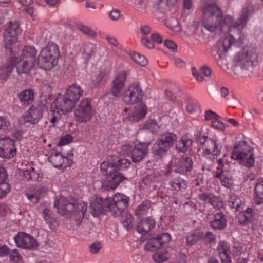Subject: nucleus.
Masks as SVG:
<instances>
[{
  "label": "nucleus",
  "instance_id": "1",
  "mask_svg": "<svg viewBox=\"0 0 263 263\" xmlns=\"http://www.w3.org/2000/svg\"><path fill=\"white\" fill-rule=\"evenodd\" d=\"M130 164V162L126 159H118L117 163L103 162L100 165L101 172L106 177V179L102 182V188L106 191L114 190L120 182L127 180L122 171L128 168Z\"/></svg>",
  "mask_w": 263,
  "mask_h": 263
},
{
  "label": "nucleus",
  "instance_id": "2",
  "mask_svg": "<svg viewBox=\"0 0 263 263\" xmlns=\"http://www.w3.org/2000/svg\"><path fill=\"white\" fill-rule=\"evenodd\" d=\"M231 22V16L223 17V14L219 7L215 4L206 6L203 9L202 25L210 32H214L218 27L223 31L226 24Z\"/></svg>",
  "mask_w": 263,
  "mask_h": 263
},
{
  "label": "nucleus",
  "instance_id": "3",
  "mask_svg": "<svg viewBox=\"0 0 263 263\" xmlns=\"http://www.w3.org/2000/svg\"><path fill=\"white\" fill-rule=\"evenodd\" d=\"M59 201L55 200L54 206L57 208L58 212L74 220L76 224L79 226L82 222L87 210V205L84 203H78L76 202H67L59 205Z\"/></svg>",
  "mask_w": 263,
  "mask_h": 263
},
{
  "label": "nucleus",
  "instance_id": "4",
  "mask_svg": "<svg viewBox=\"0 0 263 263\" xmlns=\"http://www.w3.org/2000/svg\"><path fill=\"white\" fill-rule=\"evenodd\" d=\"M60 55L58 46L53 43L42 49L38 57L37 65L45 70H50L57 64Z\"/></svg>",
  "mask_w": 263,
  "mask_h": 263
},
{
  "label": "nucleus",
  "instance_id": "5",
  "mask_svg": "<svg viewBox=\"0 0 263 263\" xmlns=\"http://www.w3.org/2000/svg\"><path fill=\"white\" fill-rule=\"evenodd\" d=\"M47 110V107L42 101L33 104L29 109L20 119L22 123H29L36 124L42 118L43 113Z\"/></svg>",
  "mask_w": 263,
  "mask_h": 263
},
{
  "label": "nucleus",
  "instance_id": "6",
  "mask_svg": "<svg viewBox=\"0 0 263 263\" xmlns=\"http://www.w3.org/2000/svg\"><path fill=\"white\" fill-rule=\"evenodd\" d=\"M109 199V211L114 217H120L128 205L129 197L124 194H116L110 200Z\"/></svg>",
  "mask_w": 263,
  "mask_h": 263
},
{
  "label": "nucleus",
  "instance_id": "7",
  "mask_svg": "<svg viewBox=\"0 0 263 263\" xmlns=\"http://www.w3.org/2000/svg\"><path fill=\"white\" fill-rule=\"evenodd\" d=\"M91 99H83L74 110V119L77 122L86 123L90 121L92 117Z\"/></svg>",
  "mask_w": 263,
  "mask_h": 263
},
{
  "label": "nucleus",
  "instance_id": "8",
  "mask_svg": "<svg viewBox=\"0 0 263 263\" xmlns=\"http://www.w3.org/2000/svg\"><path fill=\"white\" fill-rule=\"evenodd\" d=\"M21 29L20 28L18 22L16 21H11L9 26L4 32V42L6 49L11 52V48L17 41V36L21 34Z\"/></svg>",
  "mask_w": 263,
  "mask_h": 263
},
{
  "label": "nucleus",
  "instance_id": "9",
  "mask_svg": "<svg viewBox=\"0 0 263 263\" xmlns=\"http://www.w3.org/2000/svg\"><path fill=\"white\" fill-rule=\"evenodd\" d=\"M241 143L242 142H240L239 144L234 145L231 158L238 161L241 165L247 167H251L254 163V159L253 157V155L250 151L248 153L243 152L241 148ZM242 143L246 144L247 142L244 141L242 142Z\"/></svg>",
  "mask_w": 263,
  "mask_h": 263
},
{
  "label": "nucleus",
  "instance_id": "10",
  "mask_svg": "<svg viewBox=\"0 0 263 263\" xmlns=\"http://www.w3.org/2000/svg\"><path fill=\"white\" fill-rule=\"evenodd\" d=\"M252 53L245 49L238 53L234 59V71H238L239 68L246 70H251L253 67V63L251 60Z\"/></svg>",
  "mask_w": 263,
  "mask_h": 263
},
{
  "label": "nucleus",
  "instance_id": "11",
  "mask_svg": "<svg viewBox=\"0 0 263 263\" xmlns=\"http://www.w3.org/2000/svg\"><path fill=\"white\" fill-rule=\"evenodd\" d=\"M122 96L123 102L127 104L140 103L143 97L142 90L139 83H135L124 91Z\"/></svg>",
  "mask_w": 263,
  "mask_h": 263
},
{
  "label": "nucleus",
  "instance_id": "12",
  "mask_svg": "<svg viewBox=\"0 0 263 263\" xmlns=\"http://www.w3.org/2000/svg\"><path fill=\"white\" fill-rule=\"evenodd\" d=\"M89 210L92 215L96 217L103 212L109 210L108 198L97 197L93 201L90 203Z\"/></svg>",
  "mask_w": 263,
  "mask_h": 263
},
{
  "label": "nucleus",
  "instance_id": "13",
  "mask_svg": "<svg viewBox=\"0 0 263 263\" xmlns=\"http://www.w3.org/2000/svg\"><path fill=\"white\" fill-rule=\"evenodd\" d=\"M127 74L125 71L119 73L112 81L110 85V93L116 98L122 96V91L125 85Z\"/></svg>",
  "mask_w": 263,
  "mask_h": 263
},
{
  "label": "nucleus",
  "instance_id": "14",
  "mask_svg": "<svg viewBox=\"0 0 263 263\" xmlns=\"http://www.w3.org/2000/svg\"><path fill=\"white\" fill-rule=\"evenodd\" d=\"M171 239V235L168 233L159 234L156 237H152L148 239L145 246V248L147 250L154 251L161 248L163 244L170 242Z\"/></svg>",
  "mask_w": 263,
  "mask_h": 263
},
{
  "label": "nucleus",
  "instance_id": "15",
  "mask_svg": "<svg viewBox=\"0 0 263 263\" xmlns=\"http://www.w3.org/2000/svg\"><path fill=\"white\" fill-rule=\"evenodd\" d=\"M149 143H138L134 147H130L129 150L134 163L141 161L148 153Z\"/></svg>",
  "mask_w": 263,
  "mask_h": 263
},
{
  "label": "nucleus",
  "instance_id": "16",
  "mask_svg": "<svg viewBox=\"0 0 263 263\" xmlns=\"http://www.w3.org/2000/svg\"><path fill=\"white\" fill-rule=\"evenodd\" d=\"M14 240L17 246L22 248L33 249L37 245L32 237L24 232H19Z\"/></svg>",
  "mask_w": 263,
  "mask_h": 263
},
{
  "label": "nucleus",
  "instance_id": "17",
  "mask_svg": "<svg viewBox=\"0 0 263 263\" xmlns=\"http://www.w3.org/2000/svg\"><path fill=\"white\" fill-rule=\"evenodd\" d=\"M53 104L57 109L63 112L70 111L75 106V103L64 95H59Z\"/></svg>",
  "mask_w": 263,
  "mask_h": 263
},
{
  "label": "nucleus",
  "instance_id": "18",
  "mask_svg": "<svg viewBox=\"0 0 263 263\" xmlns=\"http://www.w3.org/2000/svg\"><path fill=\"white\" fill-rule=\"evenodd\" d=\"M193 166V161L191 158L188 157H182L180 158L176 166L175 173H178L183 174L190 171Z\"/></svg>",
  "mask_w": 263,
  "mask_h": 263
},
{
  "label": "nucleus",
  "instance_id": "19",
  "mask_svg": "<svg viewBox=\"0 0 263 263\" xmlns=\"http://www.w3.org/2000/svg\"><path fill=\"white\" fill-rule=\"evenodd\" d=\"M155 225V219L152 217L142 219L137 224V230L138 233L146 234L153 228Z\"/></svg>",
  "mask_w": 263,
  "mask_h": 263
},
{
  "label": "nucleus",
  "instance_id": "20",
  "mask_svg": "<svg viewBox=\"0 0 263 263\" xmlns=\"http://www.w3.org/2000/svg\"><path fill=\"white\" fill-rule=\"evenodd\" d=\"M83 92V91L80 87L76 84L70 86L64 95L76 103L82 95Z\"/></svg>",
  "mask_w": 263,
  "mask_h": 263
},
{
  "label": "nucleus",
  "instance_id": "21",
  "mask_svg": "<svg viewBox=\"0 0 263 263\" xmlns=\"http://www.w3.org/2000/svg\"><path fill=\"white\" fill-rule=\"evenodd\" d=\"M173 177L170 181L172 187L176 191L183 192L185 190L187 186L185 180L176 173L173 175Z\"/></svg>",
  "mask_w": 263,
  "mask_h": 263
},
{
  "label": "nucleus",
  "instance_id": "22",
  "mask_svg": "<svg viewBox=\"0 0 263 263\" xmlns=\"http://www.w3.org/2000/svg\"><path fill=\"white\" fill-rule=\"evenodd\" d=\"M132 111V120L138 121L145 117L147 112V108L145 105L140 102L133 108Z\"/></svg>",
  "mask_w": 263,
  "mask_h": 263
},
{
  "label": "nucleus",
  "instance_id": "23",
  "mask_svg": "<svg viewBox=\"0 0 263 263\" xmlns=\"http://www.w3.org/2000/svg\"><path fill=\"white\" fill-rule=\"evenodd\" d=\"M36 54L37 51L34 47H25L22 51V61H25V63H35Z\"/></svg>",
  "mask_w": 263,
  "mask_h": 263
},
{
  "label": "nucleus",
  "instance_id": "24",
  "mask_svg": "<svg viewBox=\"0 0 263 263\" xmlns=\"http://www.w3.org/2000/svg\"><path fill=\"white\" fill-rule=\"evenodd\" d=\"M20 101L25 105L31 104L34 98V91L31 89L24 90L18 95Z\"/></svg>",
  "mask_w": 263,
  "mask_h": 263
},
{
  "label": "nucleus",
  "instance_id": "25",
  "mask_svg": "<svg viewBox=\"0 0 263 263\" xmlns=\"http://www.w3.org/2000/svg\"><path fill=\"white\" fill-rule=\"evenodd\" d=\"M254 202L257 204L263 203V180L258 179L255 186Z\"/></svg>",
  "mask_w": 263,
  "mask_h": 263
},
{
  "label": "nucleus",
  "instance_id": "26",
  "mask_svg": "<svg viewBox=\"0 0 263 263\" xmlns=\"http://www.w3.org/2000/svg\"><path fill=\"white\" fill-rule=\"evenodd\" d=\"M234 37L232 35L228 36L223 40L222 45L219 48L217 51L220 59L223 58V55L234 43Z\"/></svg>",
  "mask_w": 263,
  "mask_h": 263
},
{
  "label": "nucleus",
  "instance_id": "27",
  "mask_svg": "<svg viewBox=\"0 0 263 263\" xmlns=\"http://www.w3.org/2000/svg\"><path fill=\"white\" fill-rule=\"evenodd\" d=\"M15 62H8L0 67V79L6 80L11 73Z\"/></svg>",
  "mask_w": 263,
  "mask_h": 263
},
{
  "label": "nucleus",
  "instance_id": "28",
  "mask_svg": "<svg viewBox=\"0 0 263 263\" xmlns=\"http://www.w3.org/2000/svg\"><path fill=\"white\" fill-rule=\"evenodd\" d=\"M42 214L47 224H48L50 229L53 231H55L58 223L55 219L52 216L50 210L48 209H45L43 211Z\"/></svg>",
  "mask_w": 263,
  "mask_h": 263
},
{
  "label": "nucleus",
  "instance_id": "29",
  "mask_svg": "<svg viewBox=\"0 0 263 263\" xmlns=\"http://www.w3.org/2000/svg\"><path fill=\"white\" fill-rule=\"evenodd\" d=\"M176 140L177 137L176 135L173 133L163 134L159 139V140L168 149L173 146V143Z\"/></svg>",
  "mask_w": 263,
  "mask_h": 263
},
{
  "label": "nucleus",
  "instance_id": "30",
  "mask_svg": "<svg viewBox=\"0 0 263 263\" xmlns=\"http://www.w3.org/2000/svg\"><path fill=\"white\" fill-rule=\"evenodd\" d=\"M204 233L200 230H195L192 234L186 237V245L192 246L197 242L199 240L203 238Z\"/></svg>",
  "mask_w": 263,
  "mask_h": 263
},
{
  "label": "nucleus",
  "instance_id": "31",
  "mask_svg": "<svg viewBox=\"0 0 263 263\" xmlns=\"http://www.w3.org/2000/svg\"><path fill=\"white\" fill-rule=\"evenodd\" d=\"M193 144V141L188 139L186 137H182V138L177 142L176 147L179 152H185L187 148L190 147Z\"/></svg>",
  "mask_w": 263,
  "mask_h": 263
},
{
  "label": "nucleus",
  "instance_id": "32",
  "mask_svg": "<svg viewBox=\"0 0 263 263\" xmlns=\"http://www.w3.org/2000/svg\"><path fill=\"white\" fill-rule=\"evenodd\" d=\"M168 150V148L159 140L153 145V153L155 155L158 156L159 157H162V156L166 154Z\"/></svg>",
  "mask_w": 263,
  "mask_h": 263
},
{
  "label": "nucleus",
  "instance_id": "33",
  "mask_svg": "<svg viewBox=\"0 0 263 263\" xmlns=\"http://www.w3.org/2000/svg\"><path fill=\"white\" fill-rule=\"evenodd\" d=\"M219 250V255L221 260L230 258L231 253L230 248L227 246V243L224 241H220L218 247Z\"/></svg>",
  "mask_w": 263,
  "mask_h": 263
},
{
  "label": "nucleus",
  "instance_id": "34",
  "mask_svg": "<svg viewBox=\"0 0 263 263\" xmlns=\"http://www.w3.org/2000/svg\"><path fill=\"white\" fill-rule=\"evenodd\" d=\"M65 158L58 152H55L49 157V161L55 167L59 168L62 166Z\"/></svg>",
  "mask_w": 263,
  "mask_h": 263
},
{
  "label": "nucleus",
  "instance_id": "35",
  "mask_svg": "<svg viewBox=\"0 0 263 263\" xmlns=\"http://www.w3.org/2000/svg\"><path fill=\"white\" fill-rule=\"evenodd\" d=\"M121 216L122 219L121 220L123 226L127 230L131 229L133 227V218L132 215L127 213L126 211L123 212Z\"/></svg>",
  "mask_w": 263,
  "mask_h": 263
},
{
  "label": "nucleus",
  "instance_id": "36",
  "mask_svg": "<svg viewBox=\"0 0 263 263\" xmlns=\"http://www.w3.org/2000/svg\"><path fill=\"white\" fill-rule=\"evenodd\" d=\"M169 258V253L167 250L158 251L153 255L154 260L157 263H162L166 261Z\"/></svg>",
  "mask_w": 263,
  "mask_h": 263
},
{
  "label": "nucleus",
  "instance_id": "37",
  "mask_svg": "<svg viewBox=\"0 0 263 263\" xmlns=\"http://www.w3.org/2000/svg\"><path fill=\"white\" fill-rule=\"evenodd\" d=\"M165 24L174 32L179 33L181 32V27L176 18L172 17L167 19Z\"/></svg>",
  "mask_w": 263,
  "mask_h": 263
},
{
  "label": "nucleus",
  "instance_id": "38",
  "mask_svg": "<svg viewBox=\"0 0 263 263\" xmlns=\"http://www.w3.org/2000/svg\"><path fill=\"white\" fill-rule=\"evenodd\" d=\"M35 66V63H30L29 61L25 63V61H23L21 67L17 68V71L18 74H21L22 73H28Z\"/></svg>",
  "mask_w": 263,
  "mask_h": 263
},
{
  "label": "nucleus",
  "instance_id": "39",
  "mask_svg": "<svg viewBox=\"0 0 263 263\" xmlns=\"http://www.w3.org/2000/svg\"><path fill=\"white\" fill-rule=\"evenodd\" d=\"M229 205L231 208L235 209L237 211H240L241 201L239 197L236 196H232L229 201Z\"/></svg>",
  "mask_w": 263,
  "mask_h": 263
},
{
  "label": "nucleus",
  "instance_id": "40",
  "mask_svg": "<svg viewBox=\"0 0 263 263\" xmlns=\"http://www.w3.org/2000/svg\"><path fill=\"white\" fill-rule=\"evenodd\" d=\"M23 175L27 180L35 181L37 179L39 174L34 171L33 167L23 171Z\"/></svg>",
  "mask_w": 263,
  "mask_h": 263
},
{
  "label": "nucleus",
  "instance_id": "41",
  "mask_svg": "<svg viewBox=\"0 0 263 263\" xmlns=\"http://www.w3.org/2000/svg\"><path fill=\"white\" fill-rule=\"evenodd\" d=\"M131 57L133 61L142 66H145L147 64V61L146 58L138 53H133Z\"/></svg>",
  "mask_w": 263,
  "mask_h": 263
},
{
  "label": "nucleus",
  "instance_id": "42",
  "mask_svg": "<svg viewBox=\"0 0 263 263\" xmlns=\"http://www.w3.org/2000/svg\"><path fill=\"white\" fill-rule=\"evenodd\" d=\"M227 220H212L210 221L211 227L215 230H223L227 226Z\"/></svg>",
  "mask_w": 263,
  "mask_h": 263
},
{
  "label": "nucleus",
  "instance_id": "43",
  "mask_svg": "<svg viewBox=\"0 0 263 263\" xmlns=\"http://www.w3.org/2000/svg\"><path fill=\"white\" fill-rule=\"evenodd\" d=\"M77 28L84 34L88 35L90 36L95 37L96 36V33L87 26L79 24L77 26Z\"/></svg>",
  "mask_w": 263,
  "mask_h": 263
},
{
  "label": "nucleus",
  "instance_id": "44",
  "mask_svg": "<svg viewBox=\"0 0 263 263\" xmlns=\"http://www.w3.org/2000/svg\"><path fill=\"white\" fill-rule=\"evenodd\" d=\"M215 198L212 194L208 193H202L199 195V198L201 200L209 203H213Z\"/></svg>",
  "mask_w": 263,
  "mask_h": 263
},
{
  "label": "nucleus",
  "instance_id": "45",
  "mask_svg": "<svg viewBox=\"0 0 263 263\" xmlns=\"http://www.w3.org/2000/svg\"><path fill=\"white\" fill-rule=\"evenodd\" d=\"M157 127L158 126L156 121L154 120H151L144 124L143 129H148L153 132L156 129Z\"/></svg>",
  "mask_w": 263,
  "mask_h": 263
},
{
  "label": "nucleus",
  "instance_id": "46",
  "mask_svg": "<svg viewBox=\"0 0 263 263\" xmlns=\"http://www.w3.org/2000/svg\"><path fill=\"white\" fill-rule=\"evenodd\" d=\"M212 149V152L214 153L213 156L218 155L220 154V151L217 149V146L215 141L210 140L207 142V147Z\"/></svg>",
  "mask_w": 263,
  "mask_h": 263
},
{
  "label": "nucleus",
  "instance_id": "47",
  "mask_svg": "<svg viewBox=\"0 0 263 263\" xmlns=\"http://www.w3.org/2000/svg\"><path fill=\"white\" fill-rule=\"evenodd\" d=\"M16 153V149L14 146H12L7 152L2 153L0 155V157L6 158L11 159L14 157Z\"/></svg>",
  "mask_w": 263,
  "mask_h": 263
},
{
  "label": "nucleus",
  "instance_id": "48",
  "mask_svg": "<svg viewBox=\"0 0 263 263\" xmlns=\"http://www.w3.org/2000/svg\"><path fill=\"white\" fill-rule=\"evenodd\" d=\"M73 140V137L69 134L66 135L62 137L58 143L59 146H63L71 142Z\"/></svg>",
  "mask_w": 263,
  "mask_h": 263
},
{
  "label": "nucleus",
  "instance_id": "49",
  "mask_svg": "<svg viewBox=\"0 0 263 263\" xmlns=\"http://www.w3.org/2000/svg\"><path fill=\"white\" fill-rule=\"evenodd\" d=\"M147 210V206L145 205H140L136 209L135 214L139 217H141L146 214Z\"/></svg>",
  "mask_w": 263,
  "mask_h": 263
},
{
  "label": "nucleus",
  "instance_id": "50",
  "mask_svg": "<svg viewBox=\"0 0 263 263\" xmlns=\"http://www.w3.org/2000/svg\"><path fill=\"white\" fill-rule=\"evenodd\" d=\"M10 260L14 262V263H18L21 259L20 255L17 252V249L12 250V252L10 253Z\"/></svg>",
  "mask_w": 263,
  "mask_h": 263
},
{
  "label": "nucleus",
  "instance_id": "51",
  "mask_svg": "<svg viewBox=\"0 0 263 263\" xmlns=\"http://www.w3.org/2000/svg\"><path fill=\"white\" fill-rule=\"evenodd\" d=\"M249 10L247 8H244L242 10V12L238 20L241 24H246L248 21Z\"/></svg>",
  "mask_w": 263,
  "mask_h": 263
},
{
  "label": "nucleus",
  "instance_id": "52",
  "mask_svg": "<svg viewBox=\"0 0 263 263\" xmlns=\"http://www.w3.org/2000/svg\"><path fill=\"white\" fill-rule=\"evenodd\" d=\"M240 213L238 214L237 216L238 220L239 223L240 224H247L248 222L251 221L250 219H248L249 218L246 216V215L243 214L241 213V211Z\"/></svg>",
  "mask_w": 263,
  "mask_h": 263
},
{
  "label": "nucleus",
  "instance_id": "53",
  "mask_svg": "<svg viewBox=\"0 0 263 263\" xmlns=\"http://www.w3.org/2000/svg\"><path fill=\"white\" fill-rule=\"evenodd\" d=\"M211 126L216 129L221 130H223L225 128L223 123L221 121L218 120L212 121L211 123Z\"/></svg>",
  "mask_w": 263,
  "mask_h": 263
},
{
  "label": "nucleus",
  "instance_id": "54",
  "mask_svg": "<svg viewBox=\"0 0 263 263\" xmlns=\"http://www.w3.org/2000/svg\"><path fill=\"white\" fill-rule=\"evenodd\" d=\"M204 238L210 243H214L215 242V236L211 232H208Z\"/></svg>",
  "mask_w": 263,
  "mask_h": 263
},
{
  "label": "nucleus",
  "instance_id": "55",
  "mask_svg": "<svg viewBox=\"0 0 263 263\" xmlns=\"http://www.w3.org/2000/svg\"><path fill=\"white\" fill-rule=\"evenodd\" d=\"M94 47L92 44H88L84 49V52L87 55V58H90L93 54L94 51Z\"/></svg>",
  "mask_w": 263,
  "mask_h": 263
},
{
  "label": "nucleus",
  "instance_id": "56",
  "mask_svg": "<svg viewBox=\"0 0 263 263\" xmlns=\"http://www.w3.org/2000/svg\"><path fill=\"white\" fill-rule=\"evenodd\" d=\"M207 136H202L200 133H197L195 135V139L201 145H203L206 142Z\"/></svg>",
  "mask_w": 263,
  "mask_h": 263
},
{
  "label": "nucleus",
  "instance_id": "57",
  "mask_svg": "<svg viewBox=\"0 0 263 263\" xmlns=\"http://www.w3.org/2000/svg\"><path fill=\"white\" fill-rule=\"evenodd\" d=\"M14 142L13 140H12L10 138L7 139L6 141V145L2 149V153H5V152H7L8 151V149H9L12 146L14 145Z\"/></svg>",
  "mask_w": 263,
  "mask_h": 263
},
{
  "label": "nucleus",
  "instance_id": "58",
  "mask_svg": "<svg viewBox=\"0 0 263 263\" xmlns=\"http://www.w3.org/2000/svg\"><path fill=\"white\" fill-rule=\"evenodd\" d=\"M218 115L211 110L206 111L205 113V119L206 120L216 119Z\"/></svg>",
  "mask_w": 263,
  "mask_h": 263
},
{
  "label": "nucleus",
  "instance_id": "59",
  "mask_svg": "<svg viewBox=\"0 0 263 263\" xmlns=\"http://www.w3.org/2000/svg\"><path fill=\"white\" fill-rule=\"evenodd\" d=\"M90 251L92 253H97L101 248L99 242H95L89 246Z\"/></svg>",
  "mask_w": 263,
  "mask_h": 263
},
{
  "label": "nucleus",
  "instance_id": "60",
  "mask_svg": "<svg viewBox=\"0 0 263 263\" xmlns=\"http://www.w3.org/2000/svg\"><path fill=\"white\" fill-rule=\"evenodd\" d=\"M27 195L29 200L33 203H36L39 200L40 194L32 193L30 194H27Z\"/></svg>",
  "mask_w": 263,
  "mask_h": 263
},
{
  "label": "nucleus",
  "instance_id": "61",
  "mask_svg": "<svg viewBox=\"0 0 263 263\" xmlns=\"http://www.w3.org/2000/svg\"><path fill=\"white\" fill-rule=\"evenodd\" d=\"M164 44L169 49L172 50H176L177 49L176 44L171 40H166Z\"/></svg>",
  "mask_w": 263,
  "mask_h": 263
},
{
  "label": "nucleus",
  "instance_id": "62",
  "mask_svg": "<svg viewBox=\"0 0 263 263\" xmlns=\"http://www.w3.org/2000/svg\"><path fill=\"white\" fill-rule=\"evenodd\" d=\"M7 178V174L5 169L0 165V183L5 181Z\"/></svg>",
  "mask_w": 263,
  "mask_h": 263
},
{
  "label": "nucleus",
  "instance_id": "63",
  "mask_svg": "<svg viewBox=\"0 0 263 263\" xmlns=\"http://www.w3.org/2000/svg\"><path fill=\"white\" fill-rule=\"evenodd\" d=\"M141 42L148 48H153L154 46L153 43L150 40L147 39L146 37H142L141 39Z\"/></svg>",
  "mask_w": 263,
  "mask_h": 263
},
{
  "label": "nucleus",
  "instance_id": "64",
  "mask_svg": "<svg viewBox=\"0 0 263 263\" xmlns=\"http://www.w3.org/2000/svg\"><path fill=\"white\" fill-rule=\"evenodd\" d=\"M151 39L154 42L160 44L162 42V37L157 33H154L151 35Z\"/></svg>",
  "mask_w": 263,
  "mask_h": 263
}]
</instances>
